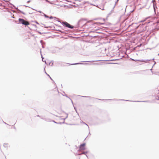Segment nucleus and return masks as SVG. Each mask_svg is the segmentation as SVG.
<instances>
[{
  "label": "nucleus",
  "mask_w": 159,
  "mask_h": 159,
  "mask_svg": "<svg viewBox=\"0 0 159 159\" xmlns=\"http://www.w3.org/2000/svg\"><path fill=\"white\" fill-rule=\"evenodd\" d=\"M19 23L25 25H28L30 24V23L24 19L21 18H19L18 19Z\"/></svg>",
  "instance_id": "obj_1"
},
{
  "label": "nucleus",
  "mask_w": 159,
  "mask_h": 159,
  "mask_svg": "<svg viewBox=\"0 0 159 159\" xmlns=\"http://www.w3.org/2000/svg\"><path fill=\"white\" fill-rule=\"evenodd\" d=\"M62 24L64 26L70 29H73L74 28V26L71 25L70 24H69L66 22H62Z\"/></svg>",
  "instance_id": "obj_2"
},
{
  "label": "nucleus",
  "mask_w": 159,
  "mask_h": 159,
  "mask_svg": "<svg viewBox=\"0 0 159 159\" xmlns=\"http://www.w3.org/2000/svg\"><path fill=\"white\" fill-rule=\"evenodd\" d=\"M85 143H83V144H82L80 146V150H83L85 149Z\"/></svg>",
  "instance_id": "obj_3"
},
{
  "label": "nucleus",
  "mask_w": 159,
  "mask_h": 159,
  "mask_svg": "<svg viewBox=\"0 0 159 159\" xmlns=\"http://www.w3.org/2000/svg\"><path fill=\"white\" fill-rule=\"evenodd\" d=\"M119 1V0H117V1Z\"/></svg>",
  "instance_id": "obj_4"
}]
</instances>
